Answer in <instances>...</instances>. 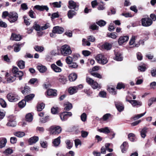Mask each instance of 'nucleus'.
Instances as JSON below:
<instances>
[{
  "label": "nucleus",
  "mask_w": 156,
  "mask_h": 156,
  "mask_svg": "<svg viewBox=\"0 0 156 156\" xmlns=\"http://www.w3.org/2000/svg\"><path fill=\"white\" fill-rule=\"evenodd\" d=\"M115 106L118 111L121 112L123 110L124 107L122 104L118 102H115Z\"/></svg>",
  "instance_id": "4468645a"
},
{
  "label": "nucleus",
  "mask_w": 156,
  "mask_h": 156,
  "mask_svg": "<svg viewBox=\"0 0 156 156\" xmlns=\"http://www.w3.org/2000/svg\"><path fill=\"white\" fill-rule=\"evenodd\" d=\"M142 25L144 27H148L152 23V21L149 17H145L141 20Z\"/></svg>",
  "instance_id": "423d86ee"
},
{
  "label": "nucleus",
  "mask_w": 156,
  "mask_h": 156,
  "mask_svg": "<svg viewBox=\"0 0 156 156\" xmlns=\"http://www.w3.org/2000/svg\"><path fill=\"white\" fill-rule=\"evenodd\" d=\"M13 150L10 148H8L5 150L4 153L5 154H11L13 153Z\"/></svg>",
  "instance_id": "680f3d73"
},
{
  "label": "nucleus",
  "mask_w": 156,
  "mask_h": 156,
  "mask_svg": "<svg viewBox=\"0 0 156 156\" xmlns=\"http://www.w3.org/2000/svg\"><path fill=\"white\" fill-rule=\"evenodd\" d=\"M64 109L69 111L72 108V104L69 102H67L64 105Z\"/></svg>",
  "instance_id": "c756f323"
},
{
  "label": "nucleus",
  "mask_w": 156,
  "mask_h": 156,
  "mask_svg": "<svg viewBox=\"0 0 156 156\" xmlns=\"http://www.w3.org/2000/svg\"><path fill=\"white\" fill-rule=\"evenodd\" d=\"M129 139L131 141H133L135 138V135L133 133H130L128 135Z\"/></svg>",
  "instance_id": "49530a36"
},
{
  "label": "nucleus",
  "mask_w": 156,
  "mask_h": 156,
  "mask_svg": "<svg viewBox=\"0 0 156 156\" xmlns=\"http://www.w3.org/2000/svg\"><path fill=\"white\" fill-rule=\"evenodd\" d=\"M34 29L37 31H39L41 29L40 26L38 24H36L35 23L33 26Z\"/></svg>",
  "instance_id": "0e129e2a"
},
{
  "label": "nucleus",
  "mask_w": 156,
  "mask_h": 156,
  "mask_svg": "<svg viewBox=\"0 0 156 156\" xmlns=\"http://www.w3.org/2000/svg\"><path fill=\"white\" fill-rule=\"evenodd\" d=\"M95 59L99 63L104 65L108 62L107 58L103 55L99 54L98 55L95 57Z\"/></svg>",
  "instance_id": "f03ea898"
},
{
  "label": "nucleus",
  "mask_w": 156,
  "mask_h": 156,
  "mask_svg": "<svg viewBox=\"0 0 156 156\" xmlns=\"http://www.w3.org/2000/svg\"><path fill=\"white\" fill-rule=\"evenodd\" d=\"M69 8L70 9H74L77 10L78 9V6L76 3L72 0L70 1L69 2Z\"/></svg>",
  "instance_id": "1a4fd4ad"
},
{
  "label": "nucleus",
  "mask_w": 156,
  "mask_h": 156,
  "mask_svg": "<svg viewBox=\"0 0 156 156\" xmlns=\"http://www.w3.org/2000/svg\"><path fill=\"white\" fill-rule=\"evenodd\" d=\"M49 131L51 134L56 135L60 133L62 129L60 126H52L50 127Z\"/></svg>",
  "instance_id": "20e7f679"
},
{
  "label": "nucleus",
  "mask_w": 156,
  "mask_h": 156,
  "mask_svg": "<svg viewBox=\"0 0 156 156\" xmlns=\"http://www.w3.org/2000/svg\"><path fill=\"white\" fill-rule=\"evenodd\" d=\"M126 101L129 102L133 106H140L142 105L141 102L135 100H128L127 98H126Z\"/></svg>",
  "instance_id": "6e6552de"
},
{
  "label": "nucleus",
  "mask_w": 156,
  "mask_h": 156,
  "mask_svg": "<svg viewBox=\"0 0 156 156\" xmlns=\"http://www.w3.org/2000/svg\"><path fill=\"white\" fill-rule=\"evenodd\" d=\"M53 30L54 32L58 34H62L64 30L63 28L59 26L54 27Z\"/></svg>",
  "instance_id": "9d476101"
},
{
  "label": "nucleus",
  "mask_w": 156,
  "mask_h": 156,
  "mask_svg": "<svg viewBox=\"0 0 156 156\" xmlns=\"http://www.w3.org/2000/svg\"><path fill=\"white\" fill-rule=\"evenodd\" d=\"M66 147L68 149H70L72 147L73 143L71 142L69 140H66L65 142Z\"/></svg>",
  "instance_id": "58836bf2"
},
{
  "label": "nucleus",
  "mask_w": 156,
  "mask_h": 156,
  "mask_svg": "<svg viewBox=\"0 0 156 156\" xmlns=\"http://www.w3.org/2000/svg\"><path fill=\"white\" fill-rule=\"evenodd\" d=\"M34 8L40 11H43L44 10L48 11L49 9L47 5H36L34 6Z\"/></svg>",
  "instance_id": "9b49d317"
},
{
  "label": "nucleus",
  "mask_w": 156,
  "mask_h": 156,
  "mask_svg": "<svg viewBox=\"0 0 156 156\" xmlns=\"http://www.w3.org/2000/svg\"><path fill=\"white\" fill-rule=\"evenodd\" d=\"M8 100L11 102L16 101L20 99V97L16 94L9 93L7 95Z\"/></svg>",
  "instance_id": "7ed1b4c3"
},
{
  "label": "nucleus",
  "mask_w": 156,
  "mask_h": 156,
  "mask_svg": "<svg viewBox=\"0 0 156 156\" xmlns=\"http://www.w3.org/2000/svg\"><path fill=\"white\" fill-rule=\"evenodd\" d=\"M97 23L100 26L102 27L105 26V25L106 23L104 20H101L98 22H97Z\"/></svg>",
  "instance_id": "3c124183"
},
{
  "label": "nucleus",
  "mask_w": 156,
  "mask_h": 156,
  "mask_svg": "<svg viewBox=\"0 0 156 156\" xmlns=\"http://www.w3.org/2000/svg\"><path fill=\"white\" fill-rule=\"evenodd\" d=\"M68 91L70 94L72 95L77 92V88L75 86L71 87L69 88Z\"/></svg>",
  "instance_id": "dca6fc26"
},
{
  "label": "nucleus",
  "mask_w": 156,
  "mask_h": 156,
  "mask_svg": "<svg viewBox=\"0 0 156 156\" xmlns=\"http://www.w3.org/2000/svg\"><path fill=\"white\" fill-rule=\"evenodd\" d=\"M129 37L127 36H121L118 40V42L119 45H122L124 43L127 42L129 39Z\"/></svg>",
  "instance_id": "0eeeda50"
},
{
  "label": "nucleus",
  "mask_w": 156,
  "mask_h": 156,
  "mask_svg": "<svg viewBox=\"0 0 156 156\" xmlns=\"http://www.w3.org/2000/svg\"><path fill=\"white\" fill-rule=\"evenodd\" d=\"M18 66L20 69H23L25 67V62L22 60L20 61L18 63Z\"/></svg>",
  "instance_id": "37998d69"
},
{
  "label": "nucleus",
  "mask_w": 156,
  "mask_h": 156,
  "mask_svg": "<svg viewBox=\"0 0 156 156\" xmlns=\"http://www.w3.org/2000/svg\"><path fill=\"white\" fill-rule=\"evenodd\" d=\"M26 119L27 121L29 122H31L33 119V115L30 113H28L26 115Z\"/></svg>",
  "instance_id": "a19ab883"
},
{
  "label": "nucleus",
  "mask_w": 156,
  "mask_h": 156,
  "mask_svg": "<svg viewBox=\"0 0 156 156\" xmlns=\"http://www.w3.org/2000/svg\"><path fill=\"white\" fill-rule=\"evenodd\" d=\"M82 44L83 46H89L90 44V43L89 41H86V39H83L82 40Z\"/></svg>",
  "instance_id": "4d7b16f0"
},
{
  "label": "nucleus",
  "mask_w": 156,
  "mask_h": 156,
  "mask_svg": "<svg viewBox=\"0 0 156 156\" xmlns=\"http://www.w3.org/2000/svg\"><path fill=\"white\" fill-rule=\"evenodd\" d=\"M135 80L136 81V85H139L141 84L143 81V79H140V77H137L136 78Z\"/></svg>",
  "instance_id": "5fc2aeb1"
},
{
  "label": "nucleus",
  "mask_w": 156,
  "mask_h": 156,
  "mask_svg": "<svg viewBox=\"0 0 156 156\" xmlns=\"http://www.w3.org/2000/svg\"><path fill=\"white\" fill-rule=\"evenodd\" d=\"M58 108L57 107H53L51 108V112L53 114H56L58 113Z\"/></svg>",
  "instance_id": "69168bd1"
},
{
  "label": "nucleus",
  "mask_w": 156,
  "mask_h": 156,
  "mask_svg": "<svg viewBox=\"0 0 156 156\" xmlns=\"http://www.w3.org/2000/svg\"><path fill=\"white\" fill-rule=\"evenodd\" d=\"M61 53L64 56H68L72 53L70 47L67 44L62 45L61 48Z\"/></svg>",
  "instance_id": "f257e3e1"
},
{
  "label": "nucleus",
  "mask_w": 156,
  "mask_h": 156,
  "mask_svg": "<svg viewBox=\"0 0 156 156\" xmlns=\"http://www.w3.org/2000/svg\"><path fill=\"white\" fill-rule=\"evenodd\" d=\"M86 82L90 85H91L94 81L91 78L87 77L86 79Z\"/></svg>",
  "instance_id": "6e6d98bb"
},
{
  "label": "nucleus",
  "mask_w": 156,
  "mask_h": 156,
  "mask_svg": "<svg viewBox=\"0 0 156 156\" xmlns=\"http://www.w3.org/2000/svg\"><path fill=\"white\" fill-rule=\"evenodd\" d=\"M23 74L22 71H19L15 74V75H14V76L15 77H19V80H20L22 79V77L23 76Z\"/></svg>",
  "instance_id": "7c9ffc66"
},
{
  "label": "nucleus",
  "mask_w": 156,
  "mask_h": 156,
  "mask_svg": "<svg viewBox=\"0 0 156 156\" xmlns=\"http://www.w3.org/2000/svg\"><path fill=\"white\" fill-rule=\"evenodd\" d=\"M103 47L105 49H106L107 50H110L112 47L111 44L108 43H106L103 44Z\"/></svg>",
  "instance_id": "de8ad7c7"
},
{
  "label": "nucleus",
  "mask_w": 156,
  "mask_h": 156,
  "mask_svg": "<svg viewBox=\"0 0 156 156\" xmlns=\"http://www.w3.org/2000/svg\"><path fill=\"white\" fill-rule=\"evenodd\" d=\"M61 120L62 121H64L67 120V118H66V115H65V112L62 113L60 115Z\"/></svg>",
  "instance_id": "09e8293b"
},
{
  "label": "nucleus",
  "mask_w": 156,
  "mask_h": 156,
  "mask_svg": "<svg viewBox=\"0 0 156 156\" xmlns=\"http://www.w3.org/2000/svg\"><path fill=\"white\" fill-rule=\"evenodd\" d=\"M115 54V59L117 61H121L122 60L123 57L121 53L119 52H117Z\"/></svg>",
  "instance_id": "4be33fe9"
},
{
  "label": "nucleus",
  "mask_w": 156,
  "mask_h": 156,
  "mask_svg": "<svg viewBox=\"0 0 156 156\" xmlns=\"http://www.w3.org/2000/svg\"><path fill=\"white\" fill-rule=\"evenodd\" d=\"M5 76L7 77V82L8 83H10L14 81L16 78L13 76H10L8 73H7L6 74Z\"/></svg>",
  "instance_id": "f8f14e48"
},
{
  "label": "nucleus",
  "mask_w": 156,
  "mask_h": 156,
  "mask_svg": "<svg viewBox=\"0 0 156 156\" xmlns=\"http://www.w3.org/2000/svg\"><path fill=\"white\" fill-rule=\"evenodd\" d=\"M73 58L72 57L68 56L66 57V61L67 64H70L73 61Z\"/></svg>",
  "instance_id": "8fccbe9b"
},
{
  "label": "nucleus",
  "mask_w": 156,
  "mask_h": 156,
  "mask_svg": "<svg viewBox=\"0 0 156 156\" xmlns=\"http://www.w3.org/2000/svg\"><path fill=\"white\" fill-rule=\"evenodd\" d=\"M18 14L16 12H12L9 13V20L10 23H14L17 20Z\"/></svg>",
  "instance_id": "39448f33"
},
{
  "label": "nucleus",
  "mask_w": 156,
  "mask_h": 156,
  "mask_svg": "<svg viewBox=\"0 0 156 156\" xmlns=\"http://www.w3.org/2000/svg\"><path fill=\"white\" fill-rule=\"evenodd\" d=\"M125 86L122 83H118L117 85L116 88L117 89H120L122 88H124Z\"/></svg>",
  "instance_id": "338daca9"
},
{
  "label": "nucleus",
  "mask_w": 156,
  "mask_h": 156,
  "mask_svg": "<svg viewBox=\"0 0 156 156\" xmlns=\"http://www.w3.org/2000/svg\"><path fill=\"white\" fill-rule=\"evenodd\" d=\"M51 69L55 72L59 73L61 72L62 69L59 67H58L55 64H53L51 65Z\"/></svg>",
  "instance_id": "aec40b11"
},
{
  "label": "nucleus",
  "mask_w": 156,
  "mask_h": 156,
  "mask_svg": "<svg viewBox=\"0 0 156 156\" xmlns=\"http://www.w3.org/2000/svg\"><path fill=\"white\" fill-rule=\"evenodd\" d=\"M45 107V105L43 103H40L38 104L37 106V110L41 111Z\"/></svg>",
  "instance_id": "72a5a7b5"
},
{
  "label": "nucleus",
  "mask_w": 156,
  "mask_h": 156,
  "mask_svg": "<svg viewBox=\"0 0 156 156\" xmlns=\"http://www.w3.org/2000/svg\"><path fill=\"white\" fill-rule=\"evenodd\" d=\"M16 124L14 120H10L7 123L6 125L9 126L14 127L16 126Z\"/></svg>",
  "instance_id": "473e14b6"
},
{
  "label": "nucleus",
  "mask_w": 156,
  "mask_h": 156,
  "mask_svg": "<svg viewBox=\"0 0 156 156\" xmlns=\"http://www.w3.org/2000/svg\"><path fill=\"white\" fill-rule=\"evenodd\" d=\"M108 90L113 94L115 95L116 94V92L115 91V90L113 87H108Z\"/></svg>",
  "instance_id": "052dcab7"
},
{
  "label": "nucleus",
  "mask_w": 156,
  "mask_h": 156,
  "mask_svg": "<svg viewBox=\"0 0 156 156\" xmlns=\"http://www.w3.org/2000/svg\"><path fill=\"white\" fill-rule=\"evenodd\" d=\"M26 101L25 100H23L20 101L18 103L19 107L21 108L24 107L26 105Z\"/></svg>",
  "instance_id": "ea45409f"
},
{
  "label": "nucleus",
  "mask_w": 156,
  "mask_h": 156,
  "mask_svg": "<svg viewBox=\"0 0 156 156\" xmlns=\"http://www.w3.org/2000/svg\"><path fill=\"white\" fill-rule=\"evenodd\" d=\"M76 12L73 10H69L68 12L67 15L69 19L72 18L76 14Z\"/></svg>",
  "instance_id": "c85d7f7f"
},
{
  "label": "nucleus",
  "mask_w": 156,
  "mask_h": 156,
  "mask_svg": "<svg viewBox=\"0 0 156 156\" xmlns=\"http://www.w3.org/2000/svg\"><path fill=\"white\" fill-rule=\"evenodd\" d=\"M138 37L136 36H133L130 39L129 42V44L130 45H133L136 41Z\"/></svg>",
  "instance_id": "cd10ccee"
},
{
  "label": "nucleus",
  "mask_w": 156,
  "mask_h": 156,
  "mask_svg": "<svg viewBox=\"0 0 156 156\" xmlns=\"http://www.w3.org/2000/svg\"><path fill=\"white\" fill-rule=\"evenodd\" d=\"M70 81L72 82L75 81L77 78V75L74 73L70 74L69 76Z\"/></svg>",
  "instance_id": "b1692460"
},
{
  "label": "nucleus",
  "mask_w": 156,
  "mask_h": 156,
  "mask_svg": "<svg viewBox=\"0 0 156 156\" xmlns=\"http://www.w3.org/2000/svg\"><path fill=\"white\" fill-rule=\"evenodd\" d=\"M61 2L59 1L58 2H53L51 3V4L54 7L59 8L61 7Z\"/></svg>",
  "instance_id": "79ce46f5"
},
{
  "label": "nucleus",
  "mask_w": 156,
  "mask_h": 156,
  "mask_svg": "<svg viewBox=\"0 0 156 156\" xmlns=\"http://www.w3.org/2000/svg\"><path fill=\"white\" fill-rule=\"evenodd\" d=\"M21 44H15L14 45V51L16 52H19L20 50V46Z\"/></svg>",
  "instance_id": "c9c22d12"
},
{
  "label": "nucleus",
  "mask_w": 156,
  "mask_h": 156,
  "mask_svg": "<svg viewBox=\"0 0 156 156\" xmlns=\"http://www.w3.org/2000/svg\"><path fill=\"white\" fill-rule=\"evenodd\" d=\"M58 81L62 84H65L67 80L65 77L59 75L58 79Z\"/></svg>",
  "instance_id": "5701e85b"
},
{
  "label": "nucleus",
  "mask_w": 156,
  "mask_h": 156,
  "mask_svg": "<svg viewBox=\"0 0 156 156\" xmlns=\"http://www.w3.org/2000/svg\"><path fill=\"white\" fill-rule=\"evenodd\" d=\"M146 113V112H145L144 113L140 114H137V115H135L133 118V119L134 120H136L139 119V118L142 117V116H144L145 115Z\"/></svg>",
  "instance_id": "a18cd8bd"
},
{
  "label": "nucleus",
  "mask_w": 156,
  "mask_h": 156,
  "mask_svg": "<svg viewBox=\"0 0 156 156\" xmlns=\"http://www.w3.org/2000/svg\"><path fill=\"white\" fill-rule=\"evenodd\" d=\"M138 68L139 70L142 72L145 71L146 69L145 65L144 64H143L142 65L139 66Z\"/></svg>",
  "instance_id": "864d4df0"
},
{
  "label": "nucleus",
  "mask_w": 156,
  "mask_h": 156,
  "mask_svg": "<svg viewBox=\"0 0 156 156\" xmlns=\"http://www.w3.org/2000/svg\"><path fill=\"white\" fill-rule=\"evenodd\" d=\"M0 104L3 108H5L6 106V103L5 101L2 99H0Z\"/></svg>",
  "instance_id": "13d9d810"
},
{
  "label": "nucleus",
  "mask_w": 156,
  "mask_h": 156,
  "mask_svg": "<svg viewBox=\"0 0 156 156\" xmlns=\"http://www.w3.org/2000/svg\"><path fill=\"white\" fill-rule=\"evenodd\" d=\"M7 141L6 138L1 137L0 138V148L5 147L7 143Z\"/></svg>",
  "instance_id": "ddd939ff"
},
{
  "label": "nucleus",
  "mask_w": 156,
  "mask_h": 156,
  "mask_svg": "<svg viewBox=\"0 0 156 156\" xmlns=\"http://www.w3.org/2000/svg\"><path fill=\"white\" fill-rule=\"evenodd\" d=\"M128 143L124 142L120 146V148L122 153H124L127 150L128 147Z\"/></svg>",
  "instance_id": "2eb2a0df"
},
{
  "label": "nucleus",
  "mask_w": 156,
  "mask_h": 156,
  "mask_svg": "<svg viewBox=\"0 0 156 156\" xmlns=\"http://www.w3.org/2000/svg\"><path fill=\"white\" fill-rule=\"evenodd\" d=\"M98 131L100 132L103 133L105 134L108 133L110 132V131L108 127L99 129H98Z\"/></svg>",
  "instance_id": "a878e982"
},
{
  "label": "nucleus",
  "mask_w": 156,
  "mask_h": 156,
  "mask_svg": "<svg viewBox=\"0 0 156 156\" xmlns=\"http://www.w3.org/2000/svg\"><path fill=\"white\" fill-rule=\"evenodd\" d=\"M107 36L108 37L113 39H115L117 37V36L114 33H108L107 34Z\"/></svg>",
  "instance_id": "603ef678"
},
{
  "label": "nucleus",
  "mask_w": 156,
  "mask_h": 156,
  "mask_svg": "<svg viewBox=\"0 0 156 156\" xmlns=\"http://www.w3.org/2000/svg\"><path fill=\"white\" fill-rule=\"evenodd\" d=\"M37 68L39 71L41 73L45 72L47 70V68L46 66L41 65L37 66Z\"/></svg>",
  "instance_id": "412c9836"
},
{
  "label": "nucleus",
  "mask_w": 156,
  "mask_h": 156,
  "mask_svg": "<svg viewBox=\"0 0 156 156\" xmlns=\"http://www.w3.org/2000/svg\"><path fill=\"white\" fill-rule=\"evenodd\" d=\"M30 91V88L28 86H25L24 87V90L22 91V92L23 94H26L29 93Z\"/></svg>",
  "instance_id": "f704fd0d"
},
{
  "label": "nucleus",
  "mask_w": 156,
  "mask_h": 156,
  "mask_svg": "<svg viewBox=\"0 0 156 156\" xmlns=\"http://www.w3.org/2000/svg\"><path fill=\"white\" fill-rule=\"evenodd\" d=\"M60 139L61 137L59 136L53 140V144L55 146H58L60 144L61 142Z\"/></svg>",
  "instance_id": "393cba45"
},
{
  "label": "nucleus",
  "mask_w": 156,
  "mask_h": 156,
  "mask_svg": "<svg viewBox=\"0 0 156 156\" xmlns=\"http://www.w3.org/2000/svg\"><path fill=\"white\" fill-rule=\"evenodd\" d=\"M38 137L37 136L31 137L29 140V144L30 145L34 144L38 141Z\"/></svg>",
  "instance_id": "a211bd4d"
},
{
  "label": "nucleus",
  "mask_w": 156,
  "mask_h": 156,
  "mask_svg": "<svg viewBox=\"0 0 156 156\" xmlns=\"http://www.w3.org/2000/svg\"><path fill=\"white\" fill-rule=\"evenodd\" d=\"M13 134L15 136L18 137H22L25 135V133L24 132L21 131L14 132Z\"/></svg>",
  "instance_id": "bb28decb"
},
{
  "label": "nucleus",
  "mask_w": 156,
  "mask_h": 156,
  "mask_svg": "<svg viewBox=\"0 0 156 156\" xmlns=\"http://www.w3.org/2000/svg\"><path fill=\"white\" fill-rule=\"evenodd\" d=\"M147 129L146 128H144L140 132L141 136L143 138H145L146 136V134L147 132Z\"/></svg>",
  "instance_id": "e433bc0d"
},
{
  "label": "nucleus",
  "mask_w": 156,
  "mask_h": 156,
  "mask_svg": "<svg viewBox=\"0 0 156 156\" xmlns=\"http://www.w3.org/2000/svg\"><path fill=\"white\" fill-rule=\"evenodd\" d=\"M34 49L36 51L40 52H42L44 49V48L43 47L38 46H35L34 47Z\"/></svg>",
  "instance_id": "4c0bfd02"
},
{
  "label": "nucleus",
  "mask_w": 156,
  "mask_h": 156,
  "mask_svg": "<svg viewBox=\"0 0 156 156\" xmlns=\"http://www.w3.org/2000/svg\"><path fill=\"white\" fill-rule=\"evenodd\" d=\"M47 94L48 96H56L57 95L56 90L52 89H48L47 91Z\"/></svg>",
  "instance_id": "6ab92c4d"
},
{
  "label": "nucleus",
  "mask_w": 156,
  "mask_h": 156,
  "mask_svg": "<svg viewBox=\"0 0 156 156\" xmlns=\"http://www.w3.org/2000/svg\"><path fill=\"white\" fill-rule=\"evenodd\" d=\"M80 118L81 121L83 122L86 121L87 119V115L85 113H83L80 116Z\"/></svg>",
  "instance_id": "c03bdc74"
},
{
  "label": "nucleus",
  "mask_w": 156,
  "mask_h": 156,
  "mask_svg": "<svg viewBox=\"0 0 156 156\" xmlns=\"http://www.w3.org/2000/svg\"><path fill=\"white\" fill-rule=\"evenodd\" d=\"M90 86L94 89H96L99 87L98 83L95 81H94Z\"/></svg>",
  "instance_id": "e2e57ef3"
},
{
  "label": "nucleus",
  "mask_w": 156,
  "mask_h": 156,
  "mask_svg": "<svg viewBox=\"0 0 156 156\" xmlns=\"http://www.w3.org/2000/svg\"><path fill=\"white\" fill-rule=\"evenodd\" d=\"M21 39V36L19 35L15 34H12L11 37V39L15 41H19Z\"/></svg>",
  "instance_id": "f3484780"
},
{
  "label": "nucleus",
  "mask_w": 156,
  "mask_h": 156,
  "mask_svg": "<svg viewBox=\"0 0 156 156\" xmlns=\"http://www.w3.org/2000/svg\"><path fill=\"white\" fill-rule=\"evenodd\" d=\"M82 53L85 56H88L91 54V52L88 50H83L82 51Z\"/></svg>",
  "instance_id": "bf43d9fd"
},
{
  "label": "nucleus",
  "mask_w": 156,
  "mask_h": 156,
  "mask_svg": "<svg viewBox=\"0 0 156 156\" xmlns=\"http://www.w3.org/2000/svg\"><path fill=\"white\" fill-rule=\"evenodd\" d=\"M75 147L76 148L77 147L78 145H81V141L79 139H76L75 140Z\"/></svg>",
  "instance_id": "774afa93"
},
{
  "label": "nucleus",
  "mask_w": 156,
  "mask_h": 156,
  "mask_svg": "<svg viewBox=\"0 0 156 156\" xmlns=\"http://www.w3.org/2000/svg\"><path fill=\"white\" fill-rule=\"evenodd\" d=\"M35 95L34 94H30L26 96L25 98V100L26 101H28L31 100L34 97Z\"/></svg>",
  "instance_id": "2f4dec72"
}]
</instances>
